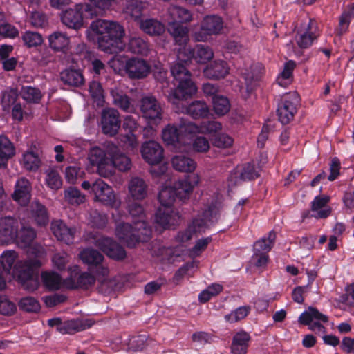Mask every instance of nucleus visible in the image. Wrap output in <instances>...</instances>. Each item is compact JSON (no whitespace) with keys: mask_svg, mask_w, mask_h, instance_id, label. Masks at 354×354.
<instances>
[{"mask_svg":"<svg viewBox=\"0 0 354 354\" xmlns=\"http://www.w3.org/2000/svg\"><path fill=\"white\" fill-rule=\"evenodd\" d=\"M276 239V234L270 231L254 243V253L252 257V263L257 268H264L268 262V252L272 249Z\"/></svg>","mask_w":354,"mask_h":354,"instance_id":"10","label":"nucleus"},{"mask_svg":"<svg viewBox=\"0 0 354 354\" xmlns=\"http://www.w3.org/2000/svg\"><path fill=\"white\" fill-rule=\"evenodd\" d=\"M86 35L89 41L108 53L122 51L126 47L124 28L115 21L96 19L91 23Z\"/></svg>","mask_w":354,"mask_h":354,"instance_id":"2","label":"nucleus"},{"mask_svg":"<svg viewBox=\"0 0 354 354\" xmlns=\"http://www.w3.org/2000/svg\"><path fill=\"white\" fill-rule=\"evenodd\" d=\"M92 193L94 194L95 201L115 209L112 213L113 220L118 221L119 216V208L121 205V201L116 197L113 188L101 179L95 180L92 184Z\"/></svg>","mask_w":354,"mask_h":354,"instance_id":"8","label":"nucleus"},{"mask_svg":"<svg viewBox=\"0 0 354 354\" xmlns=\"http://www.w3.org/2000/svg\"><path fill=\"white\" fill-rule=\"evenodd\" d=\"M48 39L50 47L55 51L66 53L70 48V37L64 32L55 31Z\"/></svg>","mask_w":354,"mask_h":354,"instance_id":"43","label":"nucleus"},{"mask_svg":"<svg viewBox=\"0 0 354 354\" xmlns=\"http://www.w3.org/2000/svg\"><path fill=\"white\" fill-rule=\"evenodd\" d=\"M79 257L83 263L88 265V270H93V268L97 266L99 263L104 261L103 255L92 248L83 250L80 253Z\"/></svg>","mask_w":354,"mask_h":354,"instance_id":"48","label":"nucleus"},{"mask_svg":"<svg viewBox=\"0 0 354 354\" xmlns=\"http://www.w3.org/2000/svg\"><path fill=\"white\" fill-rule=\"evenodd\" d=\"M93 322L89 319H70L62 322L59 327V332L64 334H74L90 328Z\"/></svg>","mask_w":354,"mask_h":354,"instance_id":"35","label":"nucleus"},{"mask_svg":"<svg viewBox=\"0 0 354 354\" xmlns=\"http://www.w3.org/2000/svg\"><path fill=\"white\" fill-rule=\"evenodd\" d=\"M60 78L65 84L79 87L84 82L82 72L79 70L66 69L60 74Z\"/></svg>","mask_w":354,"mask_h":354,"instance_id":"49","label":"nucleus"},{"mask_svg":"<svg viewBox=\"0 0 354 354\" xmlns=\"http://www.w3.org/2000/svg\"><path fill=\"white\" fill-rule=\"evenodd\" d=\"M142 158L149 165L159 164L163 159V149L153 140L142 143L140 149Z\"/></svg>","mask_w":354,"mask_h":354,"instance_id":"25","label":"nucleus"},{"mask_svg":"<svg viewBox=\"0 0 354 354\" xmlns=\"http://www.w3.org/2000/svg\"><path fill=\"white\" fill-rule=\"evenodd\" d=\"M299 102V97L296 92L290 93L283 97V100L277 109L279 120L282 124H288L293 119Z\"/></svg>","mask_w":354,"mask_h":354,"instance_id":"19","label":"nucleus"},{"mask_svg":"<svg viewBox=\"0 0 354 354\" xmlns=\"http://www.w3.org/2000/svg\"><path fill=\"white\" fill-rule=\"evenodd\" d=\"M128 197L136 201H144L148 196L149 186L142 178H131L127 185Z\"/></svg>","mask_w":354,"mask_h":354,"instance_id":"27","label":"nucleus"},{"mask_svg":"<svg viewBox=\"0 0 354 354\" xmlns=\"http://www.w3.org/2000/svg\"><path fill=\"white\" fill-rule=\"evenodd\" d=\"M0 36L10 39H15L19 36L18 29L7 21L3 12H0Z\"/></svg>","mask_w":354,"mask_h":354,"instance_id":"55","label":"nucleus"},{"mask_svg":"<svg viewBox=\"0 0 354 354\" xmlns=\"http://www.w3.org/2000/svg\"><path fill=\"white\" fill-rule=\"evenodd\" d=\"M259 171L253 164L248 163L246 165L238 166L233 172L231 173L229 180L231 184H238L241 181L250 180L257 178Z\"/></svg>","mask_w":354,"mask_h":354,"instance_id":"31","label":"nucleus"},{"mask_svg":"<svg viewBox=\"0 0 354 354\" xmlns=\"http://www.w3.org/2000/svg\"><path fill=\"white\" fill-rule=\"evenodd\" d=\"M111 95L113 98V103L122 110L126 112L131 111L133 108L131 106L129 97L118 88H112Z\"/></svg>","mask_w":354,"mask_h":354,"instance_id":"52","label":"nucleus"},{"mask_svg":"<svg viewBox=\"0 0 354 354\" xmlns=\"http://www.w3.org/2000/svg\"><path fill=\"white\" fill-rule=\"evenodd\" d=\"M139 201H129L127 205V210L133 220V224L140 227H150L146 221V212L142 205Z\"/></svg>","mask_w":354,"mask_h":354,"instance_id":"33","label":"nucleus"},{"mask_svg":"<svg viewBox=\"0 0 354 354\" xmlns=\"http://www.w3.org/2000/svg\"><path fill=\"white\" fill-rule=\"evenodd\" d=\"M16 149L14 144L4 135H0V168L7 167L8 161L15 156Z\"/></svg>","mask_w":354,"mask_h":354,"instance_id":"42","label":"nucleus"},{"mask_svg":"<svg viewBox=\"0 0 354 354\" xmlns=\"http://www.w3.org/2000/svg\"><path fill=\"white\" fill-rule=\"evenodd\" d=\"M21 166L28 171H37L41 166L39 156V145L37 141H32L28 145L26 151L22 153L19 161Z\"/></svg>","mask_w":354,"mask_h":354,"instance_id":"20","label":"nucleus"},{"mask_svg":"<svg viewBox=\"0 0 354 354\" xmlns=\"http://www.w3.org/2000/svg\"><path fill=\"white\" fill-rule=\"evenodd\" d=\"M140 110L149 124H159L162 119V109L156 97L149 95L142 98Z\"/></svg>","mask_w":354,"mask_h":354,"instance_id":"14","label":"nucleus"},{"mask_svg":"<svg viewBox=\"0 0 354 354\" xmlns=\"http://www.w3.org/2000/svg\"><path fill=\"white\" fill-rule=\"evenodd\" d=\"M108 146L106 150L104 151L98 147L91 149L88 159L91 165L97 167L98 174L104 178H109L113 175V165L110 163L108 158Z\"/></svg>","mask_w":354,"mask_h":354,"instance_id":"13","label":"nucleus"},{"mask_svg":"<svg viewBox=\"0 0 354 354\" xmlns=\"http://www.w3.org/2000/svg\"><path fill=\"white\" fill-rule=\"evenodd\" d=\"M128 48L131 53L141 55H147L149 51L148 43L140 37L131 38Z\"/></svg>","mask_w":354,"mask_h":354,"instance_id":"54","label":"nucleus"},{"mask_svg":"<svg viewBox=\"0 0 354 354\" xmlns=\"http://www.w3.org/2000/svg\"><path fill=\"white\" fill-rule=\"evenodd\" d=\"M223 290V286L218 283H213L203 290L198 295V299L201 303L208 301L212 297L219 294Z\"/></svg>","mask_w":354,"mask_h":354,"instance_id":"63","label":"nucleus"},{"mask_svg":"<svg viewBox=\"0 0 354 354\" xmlns=\"http://www.w3.org/2000/svg\"><path fill=\"white\" fill-rule=\"evenodd\" d=\"M167 14L169 17V22L187 24L193 19V14L190 10L176 5H171L167 9Z\"/></svg>","mask_w":354,"mask_h":354,"instance_id":"39","label":"nucleus"},{"mask_svg":"<svg viewBox=\"0 0 354 354\" xmlns=\"http://www.w3.org/2000/svg\"><path fill=\"white\" fill-rule=\"evenodd\" d=\"M45 183L50 189L54 190L60 189L62 185V178L55 169H49L46 171Z\"/></svg>","mask_w":354,"mask_h":354,"instance_id":"59","label":"nucleus"},{"mask_svg":"<svg viewBox=\"0 0 354 354\" xmlns=\"http://www.w3.org/2000/svg\"><path fill=\"white\" fill-rule=\"evenodd\" d=\"M187 122H182L178 126L169 124L162 131V138L167 146L176 149H180L182 145L186 144V138L192 133L183 130L182 127L186 126Z\"/></svg>","mask_w":354,"mask_h":354,"instance_id":"12","label":"nucleus"},{"mask_svg":"<svg viewBox=\"0 0 354 354\" xmlns=\"http://www.w3.org/2000/svg\"><path fill=\"white\" fill-rule=\"evenodd\" d=\"M329 197L317 196L311 203L312 216L316 218H327L331 213V208L328 205Z\"/></svg>","mask_w":354,"mask_h":354,"instance_id":"36","label":"nucleus"},{"mask_svg":"<svg viewBox=\"0 0 354 354\" xmlns=\"http://www.w3.org/2000/svg\"><path fill=\"white\" fill-rule=\"evenodd\" d=\"M223 28L224 21L221 17L207 15L203 18L199 28L194 30L192 36L197 41L206 42L221 34Z\"/></svg>","mask_w":354,"mask_h":354,"instance_id":"7","label":"nucleus"},{"mask_svg":"<svg viewBox=\"0 0 354 354\" xmlns=\"http://www.w3.org/2000/svg\"><path fill=\"white\" fill-rule=\"evenodd\" d=\"M50 230L57 240L67 245L74 241L76 233L75 227H70L62 220H53L50 224Z\"/></svg>","mask_w":354,"mask_h":354,"instance_id":"28","label":"nucleus"},{"mask_svg":"<svg viewBox=\"0 0 354 354\" xmlns=\"http://www.w3.org/2000/svg\"><path fill=\"white\" fill-rule=\"evenodd\" d=\"M21 39L28 48L37 47L43 43L42 35L37 32L27 30L21 35Z\"/></svg>","mask_w":354,"mask_h":354,"instance_id":"58","label":"nucleus"},{"mask_svg":"<svg viewBox=\"0 0 354 354\" xmlns=\"http://www.w3.org/2000/svg\"><path fill=\"white\" fill-rule=\"evenodd\" d=\"M328 318L320 313L317 308L309 307L307 310L301 314L299 322L304 325H308L309 329L318 334H325L326 328L319 322H327Z\"/></svg>","mask_w":354,"mask_h":354,"instance_id":"17","label":"nucleus"},{"mask_svg":"<svg viewBox=\"0 0 354 354\" xmlns=\"http://www.w3.org/2000/svg\"><path fill=\"white\" fill-rule=\"evenodd\" d=\"M41 277L44 286L50 290L66 288L65 280L62 281L60 275L55 272H43Z\"/></svg>","mask_w":354,"mask_h":354,"instance_id":"50","label":"nucleus"},{"mask_svg":"<svg viewBox=\"0 0 354 354\" xmlns=\"http://www.w3.org/2000/svg\"><path fill=\"white\" fill-rule=\"evenodd\" d=\"M31 218L37 225L43 226L48 223V214L44 205L37 201H32L30 205Z\"/></svg>","mask_w":354,"mask_h":354,"instance_id":"47","label":"nucleus"},{"mask_svg":"<svg viewBox=\"0 0 354 354\" xmlns=\"http://www.w3.org/2000/svg\"><path fill=\"white\" fill-rule=\"evenodd\" d=\"M214 146L218 148H228L234 143V139L225 133L216 134L212 140Z\"/></svg>","mask_w":354,"mask_h":354,"instance_id":"64","label":"nucleus"},{"mask_svg":"<svg viewBox=\"0 0 354 354\" xmlns=\"http://www.w3.org/2000/svg\"><path fill=\"white\" fill-rule=\"evenodd\" d=\"M20 93L22 98L28 102L37 103L41 97L40 91L32 86L22 87Z\"/></svg>","mask_w":354,"mask_h":354,"instance_id":"61","label":"nucleus"},{"mask_svg":"<svg viewBox=\"0 0 354 354\" xmlns=\"http://www.w3.org/2000/svg\"><path fill=\"white\" fill-rule=\"evenodd\" d=\"M218 209L214 205L206 206L192 219L187 228L179 232L176 236L178 241L184 243L205 232L218 220Z\"/></svg>","mask_w":354,"mask_h":354,"instance_id":"5","label":"nucleus"},{"mask_svg":"<svg viewBox=\"0 0 354 354\" xmlns=\"http://www.w3.org/2000/svg\"><path fill=\"white\" fill-rule=\"evenodd\" d=\"M151 66L143 59L132 57L125 64V73L130 79L139 80L146 77L150 73Z\"/></svg>","mask_w":354,"mask_h":354,"instance_id":"22","label":"nucleus"},{"mask_svg":"<svg viewBox=\"0 0 354 354\" xmlns=\"http://www.w3.org/2000/svg\"><path fill=\"white\" fill-rule=\"evenodd\" d=\"M171 162L176 171L182 173H193L197 167L195 160L183 154L174 156Z\"/></svg>","mask_w":354,"mask_h":354,"instance_id":"38","label":"nucleus"},{"mask_svg":"<svg viewBox=\"0 0 354 354\" xmlns=\"http://www.w3.org/2000/svg\"><path fill=\"white\" fill-rule=\"evenodd\" d=\"M35 238L36 232L30 227H22L17 232L15 240L17 244L27 250L28 256H33L35 259L17 262L12 274L24 289L30 292L37 290L39 285L38 277L34 274L33 270L41 266L39 259L46 256L44 248L33 242Z\"/></svg>","mask_w":354,"mask_h":354,"instance_id":"1","label":"nucleus"},{"mask_svg":"<svg viewBox=\"0 0 354 354\" xmlns=\"http://www.w3.org/2000/svg\"><path fill=\"white\" fill-rule=\"evenodd\" d=\"M28 22L34 28H42L48 26V19L46 14L36 10L30 12Z\"/></svg>","mask_w":354,"mask_h":354,"instance_id":"60","label":"nucleus"},{"mask_svg":"<svg viewBox=\"0 0 354 354\" xmlns=\"http://www.w3.org/2000/svg\"><path fill=\"white\" fill-rule=\"evenodd\" d=\"M93 16L91 12V6L87 3L76 4L73 8L65 10L61 15L62 22L69 28L78 30L84 25V17Z\"/></svg>","mask_w":354,"mask_h":354,"instance_id":"9","label":"nucleus"},{"mask_svg":"<svg viewBox=\"0 0 354 354\" xmlns=\"http://www.w3.org/2000/svg\"><path fill=\"white\" fill-rule=\"evenodd\" d=\"M122 127L128 133L122 136L121 141L124 142L127 148L132 149L136 148L138 146V139L134 134V132L138 127L136 119L131 115H127L124 118Z\"/></svg>","mask_w":354,"mask_h":354,"instance_id":"32","label":"nucleus"},{"mask_svg":"<svg viewBox=\"0 0 354 354\" xmlns=\"http://www.w3.org/2000/svg\"><path fill=\"white\" fill-rule=\"evenodd\" d=\"M19 230V222L12 216L0 218V243H9L15 241Z\"/></svg>","mask_w":354,"mask_h":354,"instance_id":"23","label":"nucleus"},{"mask_svg":"<svg viewBox=\"0 0 354 354\" xmlns=\"http://www.w3.org/2000/svg\"><path fill=\"white\" fill-rule=\"evenodd\" d=\"M31 190L32 185L29 180L21 177L16 181L12 197L20 205L26 206L30 202Z\"/></svg>","mask_w":354,"mask_h":354,"instance_id":"29","label":"nucleus"},{"mask_svg":"<svg viewBox=\"0 0 354 354\" xmlns=\"http://www.w3.org/2000/svg\"><path fill=\"white\" fill-rule=\"evenodd\" d=\"M212 104L214 113L218 117L226 115L231 108L228 98L222 95L214 96Z\"/></svg>","mask_w":354,"mask_h":354,"instance_id":"53","label":"nucleus"},{"mask_svg":"<svg viewBox=\"0 0 354 354\" xmlns=\"http://www.w3.org/2000/svg\"><path fill=\"white\" fill-rule=\"evenodd\" d=\"M101 127L102 132L113 136L118 133L121 125L119 112L114 109H104L101 114Z\"/></svg>","mask_w":354,"mask_h":354,"instance_id":"21","label":"nucleus"},{"mask_svg":"<svg viewBox=\"0 0 354 354\" xmlns=\"http://www.w3.org/2000/svg\"><path fill=\"white\" fill-rule=\"evenodd\" d=\"M122 214L119 211V216H118V221H115V234L117 237L129 247H134L138 242L147 241L151 236V228L144 227L142 230L140 227L136 226L133 224L130 225L128 223L120 222Z\"/></svg>","mask_w":354,"mask_h":354,"instance_id":"6","label":"nucleus"},{"mask_svg":"<svg viewBox=\"0 0 354 354\" xmlns=\"http://www.w3.org/2000/svg\"><path fill=\"white\" fill-rule=\"evenodd\" d=\"M65 201L72 205H79L85 201V196L81 192L73 187H69L64 190Z\"/></svg>","mask_w":354,"mask_h":354,"instance_id":"57","label":"nucleus"},{"mask_svg":"<svg viewBox=\"0 0 354 354\" xmlns=\"http://www.w3.org/2000/svg\"><path fill=\"white\" fill-rule=\"evenodd\" d=\"M230 67L223 60H215L203 70L205 77L212 80L223 79L229 73Z\"/></svg>","mask_w":354,"mask_h":354,"instance_id":"34","label":"nucleus"},{"mask_svg":"<svg viewBox=\"0 0 354 354\" xmlns=\"http://www.w3.org/2000/svg\"><path fill=\"white\" fill-rule=\"evenodd\" d=\"M149 7V3L145 0H127L124 11L135 21H140L142 13L147 10Z\"/></svg>","mask_w":354,"mask_h":354,"instance_id":"40","label":"nucleus"},{"mask_svg":"<svg viewBox=\"0 0 354 354\" xmlns=\"http://www.w3.org/2000/svg\"><path fill=\"white\" fill-rule=\"evenodd\" d=\"M320 35V30L316 20L309 19L307 24L301 25L298 30L295 41L301 48L310 47Z\"/></svg>","mask_w":354,"mask_h":354,"instance_id":"15","label":"nucleus"},{"mask_svg":"<svg viewBox=\"0 0 354 354\" xmlns=\"http://www.w3.org/2000/svg\"><path fill=\"white\" fill-rule=\"evenodd\" d=\"M169 32L173 37L175 43L179 45L180 48L187 46V44L189 41V28L176 22H168Z\"/></svg>","mask_w":354,"mask_h":354,"instance_id":"37","label":"nucleus"},{"mask_svg":"<svg viewBox=\"0 0 354 354\" xmlns=\"http://www.w3.org/2000/svg\"><path fill=\"white\" fill-rule=\"evenodd\" d=\"M263 73V68L261 65H257L251 73L245 76V84L248 92L252 91L257 85Z\"/></svg>","mask_w":354,"mask_h":354,"instance_id":"56","label":"nucleus"},{"mask_svg":"<svg viewBox=\"0 0 354 354\" xmlns=\"http://www.w3.org/2000/svg\"><path fill=\"white\" fill-rule=\"evenodd\" d=\"M17 257V254L14 250H8L1 254V264L3 269L0 268V290L6 287V275L10 274L12 266Z\"/></svg>","mask_w":354,"mask_h":354,"instance_id":"41","label":"nucleus"},{"mask_svg":"<svg viewBox=\"0 0 354 354\" xmlns=\"http://www.w3.org/2000/svg\"><path fill=\"white\" fill-rule=\"evenodd\" d=\"M182 128L183 130L191 133L192 135L201 133L209 136L214 135V136L216 133L221 131L223 125L220 122L216 120L204 121L199 125L192 122H187V124L183 126Z\"/></svg>","mask_w":354,"mask_h":354,"instance_id":"26","label":"nucleus"},{"mask_svg":"<svg viewBox=\"0 0 354 354\" xmlns=\"http://www.w3.org/2000/svg\"><path fill=\"white\" fill-rule=\"evenodd\" d=\"M94 243L95 246L98 247L111 259L121 260L126 257L124 248L110 238L104 236L97 237Z\"/></svg>","mask_w":354,"mask_h":354,"instance_id":"24","label":"nucleus"},{"mask_svg":"<svg viewBox=\"0 0 354 354\" xmlns=\"http://www.w3.org/2000/svg\"><path fill=\"white\" fill-rule=\"evenodd\" d=\"M176 198L177 197L174 186L163 187L159 192L158 200L160 207L156 213L155 221L163 229H169L180 222V216L178 212L171 207Z\"/></svg>","mask_w":354,"mask_h":354,"instance_id":"3","label":"nucleus"},{"mask_svg":"<svg viewBox=\"0 0 354 354\" xmlns=\"http://www.w3.org/2000/svg\"><path fill=\"white\" fill-rule=\"evenodd\" d=\"M139 26L144 32L151 36L160 35L165 30V25L153 18L140 19Z\"/></svg>","mask_w":354,"mask_h":354,"instance_id":"46","label":"nucleus"},{"mask_svg":"<svg viewBox=\"0 0 354 354\" xmlns=\"http://www.w3.org/2000/svg\"><path fill=\"white\" fill-rule=\"evenodd\" d=\"M250 340V335L245 331H239L236 333L232 339L231 344L232 354H245L249 346Z\"/></svg>","mask_w":354,"mask_h":354,"instance_id":"44","label":"nucleus"},{"mask_svg":"<svg viewBox=\"0 0 354 354\" xmlns=\"http://www.w3.org/2000/svg\"><path fill=\"white\" fill-rule=\"evenodd\" d=\"M296 66L294 61L289 60L286 62L283 71L279 74L276 82L277 84L283 88H287L292 82V72Z\"/></svg>","mask_w":354,"mask_h":354,"instance_id":"51","label":"nucleus"},{"mask_svg":"<svg viewBox=\"0 0 354 354\" xmlns=\"http://www.w3.org/2000/svg\"><path fill=\"white\" fill-rule=\"evenodd\" d=\"M214 57V51L208 46L197 44L194 48L185 46L179 48L177 54L180 62H187L194 59L197 63L204 64L211 60Z\"/></svg>","mask_w":354,"mask_h":354,"instance_id":"11","label":"nucleus"},{"mask_svg":"<svg viewBox=\"0 0 354 354\" xmlns=\"http://www.w3.org/2000/svg\"><path fill=\"white\" fill-rule=\"evenodd\" d=\"M171 73L177 84L176 88L168 95L171 103L177 104L179 101L190 98L197 93L198 88L192 80V74L183 64L176 63L173 65Z\"/></svg>","mask_w":354,"mask_h":354,"instance_id":"4","label":"nucleus"},{"mask_svg":"<svg viewBox=\"0 0 354 354\" xmlns=\"http://www.w3.org/2000/svg\"><path fill=\"white\" fill-rule=\"evenodd\" d=\"M250 312V307L248 306H241L225 316L226 322L230 323L237 322L248 316Z\"/></svg>","mask_w":354,"mask_h":354,"instance_id":"62","label":"nucleus"},{"mask_svg":"<svg viewBox=\"0 0 354 354\" xmlns=\"http://www.w3.org/2000/svg\"><path fill=\"white\" fill-rule=\"evenodd\" d=\"M108 153L111 157L110 163L113 165V174L114 169L121 171H126L131 169V161L125 154L118 151V147L113 143H108Z\"/></svg>","mask_w":354,"mask_h":354,"instance_id":"30","label":"nucleus"},{"mask_svg":"<svg viewBox=\"0 0 354 354\" xmlns=\"http://www.w3.org/2000/svg\"><path fill=\"white\" fill-rule=\"evenodd\" d=\"M70 277L65 279L66 288H84L87 289L93 286L95 281V277L88 272H80V268L77 266H74L68 268Z\"/></svg>","mask_w":354,"mask_h":354,"instance_id":"18","label":"nucleus"},{"mask_svg":"<svg viewBox=\"0 0 354 354\" xmlns=\"http://www.w3.org/2000/svg\"><path fill=\"white\" fill-rule=\"evenodd\" d=\"M200 182L201 176L197 173L187 175L176 181L174 184V187L177 198L183 202L188 201L194 188L199 185Z\"/></svg>","mask_w":354,"mask_h":354,"instance_id":"16","label":"nucleus"},{"mask_svg":"<svg viewBox=\"0 0 354 354\" xmlns=\"http://www.w3.org/2000/svg\"><path fill=\"white\" fill-rule=\"evenodd\" d=\"M182 112L189 115L194 119H198L207 117L209 114V109L205 102L196 100L187 106L183 108Z\"/></svg>","mask_w":354,"mask_h":354,"instance_id":"45","label":"nucleus"}]
</instances>
